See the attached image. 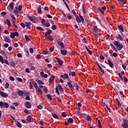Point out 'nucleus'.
Instances as JSON below:
<instances>
[{
	"label": "nucleus",
	"instance_id": "f257e3e1",
	"mask_svg": "<svg viewBox=\"0 0 128 128\" xmlns=\"http://www.w3.org/2000/svg\"><path fill=\"white\" fill-rule=\"evenodd\" d=\"M10 106V105H8V104L2 102H0V108H8Z\"/></svg>",
	"mask_w": 128,
	"mask_h": 128
},
{
	"label": "nucleus",
	"instance_id": "f03ea898",
	"mask_svg": "<svg viewBox=\"0 0 128 128\" xmlns=\"http://www.w3.org/2000/svg\"><path fill=\"white\" fill-rule=\"evenodd\" d=\"M114 46H116L117 48H120L118 49V50H122V48H124V46H122V44H120V42H118V41H116L114 42Z\"/></svg>",
	"mask_w": 128,
	"mask_h": 128
},
{
	"label": "nucleus",
	"instance_id": "7ed1b4c3",
	"mask_svg": "<svg viewBox=\"0 0 128 128\" xmlns=\"http://www.w3.org/2000/svg\"><path fill=\"white\" fill-rule=\"evenodd\" d=\"M44 36L46 38H48L50 42L54 40V37L52 35H48L46 33L44 34Z\"/></svg>",
	"mask_w": 128,
	"mask_h": 128
},
{
	"label": "nucleus",
	"instance_id": "20e7f679",
	"mask_svg": "<svg viewBox=\"0 0 128 128\" xmlns=\"http://www.w3.org/2000/svg\"><path fill=\"white\" fill-rule=\"evenodd\" d=\"M28 18L30 20H32V22H38V19H36V18L32 16H28Z\"/></svg>",
	"mask_w": 128,
	"mask_h": 128
},
{
	"label": "nucleus",
	"instance_id": "39448f33",
	"mask_svg": "<svg viewBox=\"0 0 128 128\" xmlns=\"http://www.w3.org/2000/svg\"><path fill=\"white\" fill-rule=\"evenodd\" d=\"M0 94L2 96V98H6L8 96V94L4 92H0Z\"/></svg>",
	"mask_w": 128,
	"mask_h": 128
},
{
	"label": "nucleus",
	"instance_id": "423d86ee",
	"mask_svg": "<svg viewBox=\"0 0 128 128\" xmlns=\"http://www.w3.org/2000/svg\"><path fill=\"white\" fill-rule=\"evenodd\" d=\"M31 82H32L36 90L37 88H38V84L36 83V82H34V80L33 79H31L30 80Z\"/></svg>",
	"mask_w": 128,
	"mask_h": 128
},
{
	"label": "nucleus",
	"instance_id": "0eeeda50",
	"mask_svg": "<svg viewBox=\"0 0 128 128\" xmlns=\"http://www.w3.org/2000/svg\"><path fill=\"white\" fill-rule=\"evenodd\" d=\"M16 9L14 10V14L16 15L17 16H20V12L18 10V6L16 7Z\"/></svg>",
	"mask_w": 128,
	"mask_h": 128
},
{
	"label": "nucleus",
	"instance_id": "6e6552de",
	"mask_svg": "<svg viewBox=\"0 0 128 128\" xmlns=\"http://www.w3.org/2000/svg\"><path fill=\"white\" fill-rule=\"evenodd\" d=\"M56 60L59 66H62V60H60V58H58V57H56Z\"/></svg>",
	"mask_w": 128,
	"mask_h": 128
},
{
	"label": "nucleus",
	"instance_id": "1a4fd4ad",
	"mask_svg": "<svg viewBox=\"0 0 128 128\" xmlns=\"http://www.w3.org/2000/svg\"><path fill=\"white\" fill-rule=\"evenodd\" d=\"M32 24V23L30 22H25V26L27 28H29V30H30V26Z\"/></svg>",
	"mask_w": 128,
	"mask_h": 128
},
{
	"label": "nucleus",
	"instance_id": "9d476101",
	"mask_svg": "<svg viewBox=\"0 0 128 128\" xmlns=\"http://www.w3.org/2000/svg\"><path fill=\"white\" fill-rule=\"evenodd\" d=\"M60 76L64 80H66V78H68V75L66 73H64V75H61Z\"/></svg>",
	"mask_w": 128,
	"mask_h": 128
},
{
	"label": "nucleus",
	"instance_id": "9b49d317",
	"mask_svg": "<svg viewBox=\"0 0 128 128\" xmlns=\"http://www.w3.org/2000/svg\"><path fill=\"white\" fill-rule=\"evenodd\" d=\"M24 92L20 90H18V94L20 96H22V98L24 97Z\"/></svg>",
	"mask_w": 128,
	"mask_h": 128
},
{
	"label": "nucleus",
	"instance_id": "f8f14e48",
	"mask_svg": "<svg viewBox=\"0 0 128 128\" xmlns=\"http://www.w3.org/2000/svg\"><path fill=\"white\" fill-rule=\"evenodd\" d=\"M26 106L27 108H32V104L28 102H26Z\"/></svg>",
	"mask_w": 128,
	"mask_h": 128
},
{
	"label": "nucleus",
	"instance_id": "ddd939ff",
	"mask_svg": "<svg viewBox=\"0 0 128 128\" xmlns=\"http://www.w3.org/2000/svg\"><path fill=\"white\" fill-rule=\"evenodd\" d=\"M40 74L42 78H48V74H44V72H40Z\"/></svg>",
	"mask_w": 128,
	"mask_h": 128
},
{
	"label": "nucleus",
	"instance_id": "4468645a",
	"mask_svg": "<svg viewBox=\"0 0 128 128\" xmlns=\"http://www.w3.org/2000/svg\"><path fill=\"white\" fill-rule=\"evenodd\" d=\"M68 85L69 86V88H70V90H74V86H72V82H68Z\"/></svg>",
	"mask_w": 128,
	"mask_h": 128
},
{
	"label": "nucleus",
	"instance_id": "2eb2a0df",
	"mask_svg": "<svg viewBox=\"0 0 128 128\" xmlns=\"http://www.w3.org/2000/svg\"><path fill=\"white\" fill-rule=\"evenodd\" d=\"M36 90V92L37 93L40 94H42V90L40 88H38Z\"/></svg>",
	"mask_w": 128,
	"mask_h": 128
},
{
	"label": "nucleus",
	"instance_id": "dca6fc26",
	"mask_svg": "<svg viewBox=\"0 0 128 128\" xmlns=\"http://www.w3.org/2000/svg\"><path fill=\"white\" fill-rule=\"evenodd\" d=\"M4 40L6 42H10V38L6 36L4 37Z\"/></svg>",
	"mask_w": 128,
	"mask_h": 128
},
{
	"label": "nucleus",
	"instance_id": "f3484780",
	"mask_svg": "<svg viewBox=\"0 0 128 128\" xmlns=\"http://www.w3.org/2000/svg\"><path fill=\"white\" fill-rule=\"evenodd\" d=\"M60 52L62 56H66L68 54V51L66 50H60Z\"/></svg>",
	"mask_w": 128,
	"mask_h": 128
},
{
	"label": "nucleus",
	"instance_id": "a211bd4d",
	"mask_svg": "<svg viewBox=\"0 0 128 128\" xmlns=\"http://www.w3.org/2000/svg\"><path fill=\"white\" fill-rule=\"evenodd\" d=\"M67 122L68 124H74V120L72 118H68Z\"/></svg>",
	"mask_w": 128,
	"mask_h": 128
},
{
	"label": "nucleus",
	"instance_id": "6ab92c4d",
	"mask_svg": "<svg viewBox=\"0 0 128 128\" xmlns=\"http://www.w3.org/2000/svg\"><path fill=\"white\" fill-rule=\"evenodd\" d=\"M108 64L110 68H114V64H112V62L110 60H108Z\"/></svg>",
	"mask_w": 128,
	"mask_h": 128
},
{
	"label": "nucleus",
	"instance_id": "aec40b11",
	"mask_svg": "<svg viewBox=\"0 0 128 128\" xmlns=\"http://www.w3.org/2000/svg\"><path fill=\"white\" fill-rule=\"evenodd\" d=\"M58 44L62 48H64V43L62 42H58Z\"/></svg>",
	"mask_w": 128,
	"mask_h": 128
},
{
	"label": "nucleus",
	"instance_id": "412c9836",
	"mask_svg": "<svg viewBox=\"0 0 128 128\" xmlns=\"http://www.w3.org/2000/svg\"><path fill=\"white\" fill-rule=\"evenodd\" d=\"M38 14H42V6H39L38 8Z\"/></svg>",
	"mask_w": 128,
	"mask_h": 128
},
{
	"label": "nucleus",
	"instance_id": "4be33fe9",
	"mask_svg": "<svg viewBox=\"0 0 128 128\" xmlns=\"http://www.w3.org/2000/svg\"><path fill=\"white\" fill-rule=\"evenodd\" d=\"M54 75L52 76L50 78H49V82H54Z\"/></svg>",
	"mask_w": 128,
	"mask_h": 128
},
{
	"label": "nucleus",
	"instance_id": "5701e85b",
	"mask_svg": "<svg viewBox=\"0 0 128 128\" xmlns=\"http://www.w3.org/2000/svg\"><path fill=\"white\" fill-rule=\"evenodd\" d=\"M76 18V21L78 22H81L82 20H80V17H78V16L77 15L75 16Z\"/></svg>",
	"mask_w": 128,
	"mask_h": 128
},
{
	"label": "nucleus",
	"instance_id": "b1692460",
	"mask_svg": "<svg viewBox=\"0 0 128 128\" xmlns=\"http://www.w3.org/2000/svg\"><path fill=\"white\" fill-rule=\"evenodd\" d=\"M117 38H118V40H120L121 41L124 40V38H122V35L118 34V36H117Z\"/></svg>",
	"mask_w": 128,
	"mask_h": 128
},
{
	"label": "nucleus",
	"instance_id": "393cba45",
	"mask_svg": "<svg viewBox=\"0 0 128 128\" xmlns=\"http://www.w3.org/2000/svg\"><path fill=\"white\" fill-rule=\"evenodd\" d=\"M52 116H53L54 118H56V120H58V115L54 113H52Z\"/></svg>",
	"mask_w": 128,
	"mask_h": 128
},
{
	"label": "nucleus",
	"instance_id": "a878e982",
	"mask_svg": "<svg viewBox=\"0 0 128 128\" xmlns=\"http://www.w3.org/2000/svg\"><path fill=\"white\" fill-rule=\"evenodd\" d=\"M5 24H8V26H10V20L7 19L6 20V22H4Z\"/></svg>",
	"mask_w": 128,
	"mask_h": 128
},
{
	"label": "nucleus",
	"instance_id": "bb28decb",
	"mask_svg": "<svg viewBox=\"0 0 128 128\" xmlns=\"http://www.w3.org/2000/svg\"><path fill=\"white\" fill-rule=\"evenodd\" d=\"M122 126H128V124H126V118L123 119V124H122Z\"/></svg>",
	"mask_w": 128,
	"mask_h": 128
},
{
	"label": "nucleus",
	"instance_id": "cd10ccee",
	"mask_svg": "<svg viewBox=\"0 0 128 128\" xmlns=\"http://www.w3.org/2000/svg\"><path fill=\"white\" fill-rule=\"evenodd\" d=\"M36 82H37L38 84H44V83L40 80H36Z\"/></svg>",
	"mask_w": 128,
	"mask_h": 128
},
{
	"label": "nucleus",
	"instance_id": "c85d7f7f",
	"mask_svg": "<svg viewBox=\"0 0 128 128\" xmlns=\"http://www.w3.org/2000/svg\"><path fill=\"white\" fill-rule=\"evenodd\" d=\"M69 74L70 76H76V72H70Z\"/></svg>",
	"mask_w": 128,
	"mask_h": 128
},
{
	"label": "nucleus",
	"instance_id": "c756f323",
	"mask_svg": "<svg viewBox=\"0 0 128 128\" xmlns=\"http://www.w3.org/2000/svg\"><path fill=\"white\" fill-rule=\"evenodd\" d=\"M58 88L60 90L61 92H64V89L62 88L60 84H58Z\"/></svg>",
	"mask_w": 128,
	"mask_h": 128
},
{
	"label": "nucleus",
	"instance_id": "7c9ffc66",
	"mask_svg": "<svg viewBox=\"0 0 128 128\" xmlns=\"http://www.w3.org/2000/svg\"><path fill=\"white\" fill-rule=\"evenodd\" d=\"M26 120L30 122H32V117H30V116H28L26 118Z\"/></svg>",
	"mask_w": 128,
	"mask_h": 128
},
{
	"label": "nucleus",
	"instance_id": "2f4dec72",
	"mask_svg": "<svg viewBox=\"0 0 128 128\" xmlns=\"http://www.w3.org/2000/svg\"><path fill=\"white\" fill-rule=\"evenodd\" d=\"M14 36H15L14 33V32H12L10 33V38H14Z\"/></svg>",
	"mask_w": 128,
	"mask_h": 128
},
{
	"label": "nucleus",
	"instance_id": "473e14b6",
	"mask_svg": "<svg viewBox=\"0 0 128 128\" xmlns=\"http://www.w3.org/2000/svg\"><path fill=\"white\" fill-rule=\"evenodd\" d=\"M118 28H120V30H122V32H124V28L122 27V25L118 26Z\"/></svg>",
	"mask_w": 128,
	"mask_h": 128
},
{
	"label": "nucleus",
	"instance_id": "72a5a7b5",
	"mask_svg": "<svg viewBox=\"0 0 128 128\" xmlns=\"http://www.w3.org/2000/svg\"><path fill=\"white\" fill-rule=\"evenodd\" d=\"M44 92H45V94H48V88L46 86H44L42 88Z\"/></svg>",
	"mask_w": 128,
	"mask_h": 128
},
{
	"label": "nucleus",
	"instance_id": "f704fd0d",
	"mask_svg": "<svg viewBox=\"0 0 128 128\" xmlns=\"http://www.w3.org/2000/svg\"><path fill=\"white\" fill-rule=\"evenodd\" d=\"M16 124L18 128H22V124L20 123L18 121L16 122Z\"/></svg>",
	"mask_w": 128,
	"mask_h": 128
},
{
	"label": "nucleus",
	"instance_id": "c9c22d12",
	"mask_svg": "<svg viewBox=\"0 0 128 128\" xmlns=\"http://www.w3.org/2000/svg\"><path fill=\"white\" fill-rule=\"evenodd\" d=\"M74 86L76 88V90H78V83H74Z\"/></svg>",
	"mask_w": 128,
	"mask_h": 128
},
{
	"label": "nucleus",
	"instance_id": "e433bc0d",
	"mask_svg": "<svg viewBox=\"0 0 128 128\" xmlns=\"http://www.w3.org/2000/svg\"><path fill=\"white\" fill-rule=\"evenodd\" d=\"M79 16L82 20V24H84V17H82V15H80Z\"/></svg>",
	"mask_w": 128,
	"mask_h": 128
},
{
	"label": "nucleus",
	"instance_id": "4c0bfd02",
	"mask_svg": "<svg viewBox=\"0 0 128 128\" xmlns=\"http://www.w3.org/2000/svg\"><path fill=\"white\" fill-rule=\"evenodd\" d=\"M36 28H37V30H41L42 32H44V28L40 26H37L36 27Z\"/></svg>",
	"mask_w": 128,
	"mask_h": 128
},
{
	"label": "nucleus",
	"instance_id": "58836bf2",
	"mask_svg": "<svg viewBox=\"0 0 128 128\" xmlns=\"http://www.w3.org/2000/svg\"><path fill=\"white\" fill-rule=\"evenodd\" d=\"M10 6L11 10H14V2H12L10 4Z\"/></svg>",
	"mask_w": 128,
	"mask_h": 128
},
{
	"label": "nucleus",
	"instance_id": "ea45409f",
	"mask_svg": "<svg viewBox=\"0 0 128 128\" xmlns=\"http://www.w3.org/2000/svg\"><path fill=\"white\" fill-rule=\"evenodd\" d=\"M10 87V84L8 82H6L5 84V88L8 89Z\"/></svg>",
	"mask_w": 128,
	"mask_h": 128
},
{
	"label": "nucleus",
	"instance_id": "a19ab883",
	"mask_svg": "<svg viewBox=\"0 0 128 128\" xmlns=\"http://www.w3.org/2000/svg\"><path fill=\"white\" fill-rule=\"evenodd\" d=\"M97 122L100 126V128H102V124H100V120H97Z\"/></svg>",
	"mask_w": 128,
	"mask_h": 128
},
{
	"label": "nucleus",
	"instance_id": "79ce46f5",
	"mask_svg": "<svg viewBox=\"0 0 128 128\" xmlns=\"http://www.w3.org/2000/svg\"><path fill=\"white\" fill-rule=\"evenodd\" d=\"M0 62H2V64H4V58H2V56H0Z\"/></svg>",
	"mask_w": 128,
	"mask_h": 128
},
{
	"label": "nucleus",
	"instance_id": "37998d69",
	"mask_svg": "<svg viewBox=\"0 0 128 128\" xmlns=\"http://www.w3.org/2000/svg\"><path fill=\"white\" fill-rule=\"evenodd\" d=\"M18 8V12H20V10H22V5H19Z\"/></svg>",
	"mask_w": 128,
	"mask_h": 128
},
{
	"label": "nucleus",
	"instance_id": "c03bdc74",
	"mask_svg": "<svg viewBox=\"0 0 128 128\" xmlns=\"http://www.w3.org/2000/svg\"><path fill=\"white\" fill-rule=\"evenodd\" d=\"M86 120H88V122H90V120H91L90 116H87L86 118Z\"/></svg>",
	"mask_w": 128,
	"mask_h": 128
},
{
	"label": "nucleus",
	"instance_id": "a18cd8bd",
	"mask_svg": "<svg viewBox=\"0 0 128 128\" xmlns=\"http://www.w3.org/2000/svg\"><path fill=\"white\" fill-rule=\"evenodd\" d=\"M98 30V27L96 26H94L93 28V32H96V31Z\"/></svg>",
	"mask_w": 128,
	"mask_h": 128
},
{
	"label": "nucleus",
	"instance_id": "49530a36",
	"mask_svg": "<svg viewBox=\"0 0 128 128\" xmlns=\"http://www.w3.org/2000/svg\"><path fill=\"white\" fill-rule=\"evenodd\" d=\"M52 30H56V26L55 24H53L52 26Z\"/></svg>",
	"mask_w": 128,
	"mask_h": 128
},
{
	"label": "nucleus",
	"instance_id": "de8ad7c7",
	"mask_svg": "<svg viewBox=\"0 0 128 128\" xmlns=\"http://www.w3.org/2000/svg\"><path fill=\"white\" fill-rule=\"evenodd\" d=\"M62 116L63 118H66L67 116V114H66V113L65 112H63L62 114Z\"/></svg>",
	"mask_w": 128,
	"mask_h": 128
},
{
	"label": "nucleus",
	"instance_id": "09e8293b",
	"mask_svg": "<svg viewBox=\"0 0 128 128\" xmlns=\"http://www.w3.org/2000/svg\"><path fill=\"white\" fill-rule=\"evenodd\" d=\"M47 98L50 100H52V96H50V94H48Z\"/></svg>",
	"mask_w": 128,
	"mask_h": 128
},
{
	"label": "nucleus",
	"instance_id": "8fccbe9b",
	"mask_svg": "<svg viewBox=\"0 0 128 128\" xmlns=\"http://www.w3.org/2000/svg\"><path fill=\"white\" fill-rule=\"evenodd\" d=\"M56 92L58 95L60 94V92L58 91V86L56 87Z\"/></svg>",
	"mask_w": 128,
	"mask_h": 128
},
{
	"label": "nucleus",
	"instance_id": "3c124183",
	"mask_svg": "<svg viewBox=\"0 0 128 128\" xmlns=\"http://www.w3.org/2000/svg\"><path fill=\"white\" fill-rule=\"evenodd\" d=\"M29 88H30V90H32V82H30Z\"/></svg>",
	"mask_w": 128,
	"mask_h": 128
},
{
	"label": "nucleus",
	"instance_id": "603ef678",
	"mask_svg": "<svg viewBox=\"0 0 128 128\" xmlns=\"http://www.w3.org/2000/svg\"><path fill=\"white\" fill-rule=\"evenodd\" d=\"M16 80L18 82H22V78H17Z\"/></svg>",
	"mask_w": 128,
	"mask_h": 128
},
{
	"label": "nucleus",
	"instance_id": "864d4df0",
	"mask_svg": "<svg viewBox=\"0 0 128 128\" xmlns=\"http://www.w3.org/2000/svg\"><path fill=\"white\" fill-rule=\"evenodd\" d=\"M21 26H22V28H26V24L24 23V22H22L20 24Z\"/></svg>",
	"mask_w": 128,
	"mask_h": 128
},
{
	"label": "nucleus",
	"instance_id": "5fc2aeb1",
	"mask_svg": "<svg viewBox=\"0 0 128 128\" xmlns=\"http://www.w3.org/2000/svg\"><path fill=\"white\" fill-rule=\"evenodd\" d=\"M52 33V30H48L46 32V34H48V36H50V34Z\"/></svg>",
	"mask_w": 128,
	"mask_h": 128
},
{
	"label": "nucleus",
	"instance_id": "6e6d98bb",
	"mask_svg": "<svg viewBox=\"0 0 128 128\" xmlns=\"http://www.w3.org/2000/svg\"><path fill=\"white\" fill-rule=\"evenodd\" d=\"M36 58L37 60H40V58H42V56L40 54H37Z\"/></svg>",
	"mask_w": 128,
	"mask_h": 128
},
{
	"label": "nucleus",
	"instance_id": "4d7b16f0",
	"mask_svg": "<svg viewBox=\"0 0 128 128\" xmlns=\"http://www.w3.org/2000/svg\"><path fill=\"white\" fill-rule=\"evenodd\" d=\"M46 16H47V18H52V16L50 15V14H46Z\"/></svg>",
	"mask_w": 128,
	"mask_h": 128
},
{
	"label": "nucleus",
	"instance_id": "13d9d810",
	"mask_svg": "<svg viewBox=\"0 0 128 128\" xmlns=\"http://www.w3.org/2000/svg\"><path fill=\"white\" fill-rule=\"evenodd\" d=\"M10 16L14 20H16V17H14V15L12 14H10Z\"/></svg>",
	"mask_w": 128,
	"mask_h": 128
},
{
	"label": "nucleus",
	"instance_id": "bf43d9fd",
	"mask_svg": "<svg viewBox=\"0 0 128 128\" xmlns=\"http://www.w3.org/2000/svg\"><path fill=\"white\" fill-rule=\"evenodd\" d=\"M14 32V35L15 36H18V32Z\"/></svg>",
	"mask_w": 128,
	"mask_h": 128
},
{
	"label": "nucleus",
	"instance_id": "052dcab7",
	"mask_svg": "<svg viewBox=\"0 0 128 128\" xmlns=\"http://www.w3.org/2000/svg\"><path fill=\"white\" fill-rule=\"evenodd\" d=\"M10 80H12V82H14V76H10Z\"/></svg>",
	"mask_w": 128,
	"mask_h": 128
},
{
	"label": "nucleus",
	"instance_id": "680f3d73",
	"mask_svg": "<svg viewBox=\"0 0 128 128\" xmlns=\"http://www.w3.org/2000/svg\"><path fill=\"white\" fill-rule=\"evenodd\" d=\"M10 65H11L12 66H15L14 62H10Z\"/></svg>",
	"mask_w": 128,
	"mask_h": 128
},
{
	"label": "nucleus",
	"instance_id": "e2e57ef3",
	"mask_svg": "<svg viewBox=\"0 0 128 128\" xmlns=\"http://www.w3.org/2000/svg\"><path fill=\"white\" fill-rule=\"evenodd\" d=\"M24 38L26 40H30V38H28V36L27 35H25Z\"/></svg>",
	"mask_w": 128,
	"mask_h": 128
},
{
	"label": "nucleus",
	"instance_id": "0e129e2a",
	"mask_svg": "<svg viewBox=\"0 0 128 128\" xmlns=\"http://www.w3.org/2000/svg\"><path fill=\"white\" fill-rule=\"evenodd\" d=\"M50 26V24L48 22H46L45 24V26H46V28H48Z\"/></svg>",
	"mask_w": 128,
	"mask_h": 128
},
{
	"label": "nucleus",
	"instance_id": "69168bd1",
	"mask_svg": "<svg viewBox=\"0 0 128 128\" xmlns=\"http://www.w3.org/2000/svg\"><path fill=\"white\" fill-rule=\"evenodd\" d=\"M99 68L101 70L103 74H104V70L101 66H100Z\"/></svg>",
	"mask_w": 128,
	"mask_h": 128
},
{
	"label": "nucleus",
	"instance_id": "338daca9",
	"mask_svg": "<svg viewBox=\"0 0 128 128\" xmlns=\"http://www.w3.org/2000/svg\"><path fill=\"white\" fill-rule=\"evenodd\" d=\"M29 50L30 54H32L34 52V48H30Z\"/></svg>",
	"mask_w": 128,
	"mask_h": 128
},
{
	"label": "nucleus",
	"instance_id": "774afa93",
	"mask_svg": "<svg viewBox=\"0 0 128 128\" xmlns=\"http://www.w3.org/2000/svg\"><path fill=\"white\" fill-rule=\"evenodd\" d=\"M38 110H42V106L39 105L37 106Z\"/></svg>",
	"mask_w": 128,
	"mask_h": 128
}]
</instances>
